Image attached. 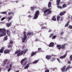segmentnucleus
I'll list each match as a JSON object with an SVG mask.
<instances>
[{"mask_svg":"<svg viewBox=\"0 0 72 72\" xmlns=\"http://www.w3.org/2000/svg\"><path fill=\"white\" fill-rule=\"evenodd\" d=\"M28 50L27 49H25L24 51H21V50H18L15 52V54H17V55L18 56H20V55H22L23 54V53L24 54L26 53Z\"/></svg>","mask_w":72,"mask_h":72,"instance_id":"nucleus-1","label":"nucleus"},{"mask_svg":"<svg viewBox=\"0 0 72 72\" xmlns=\"http://www.w3.org/2000/svg\"><path fill=\"white\" fill-rule=\"evenodd\" d=\"M0 37H3L6 35V30L5 29H0Z\"/></svg>","mask_w":72,"mask_h":72,"instance_id":"nucleus-2","label":"nucleus"},{"mask_svg":"<svg viewBox=\"0 0 72 72\" xmlns=\"http://www.w3.org/2000/svg\"><path fill=\"white\" fill-rule=\"evenodd\" d=\"M50 10V9L49 8L48 9L46 10H44L43 11V13H44V15H46V14H50V13H51V11Z\"/></svg>","mask_w":72,"mask_h":72,"instance_id":"nucleus-3","label":"nucleus"},{"mask_svg":"<svg viewBox=\"0 0 72 72\" xmlns=\"http://www.w3.org/2000/svg\"><path fill=\"white\" fill-rule=\"evenodd\" d=\"M66 66H64L62 68H61V69L62 71V72H63V71L66 72L67 71L68 69V68H72L71 67H70V65L68 66V67H67L66 69Z\"/></svg>","mask_w":72,"mask_h":72,"instance_id":"nucleus-4","label":"nucleus"},{"mask_svg":"<svg viewBox=\"0 0 72 72\" xmlns=\"http://www.w3.org/2000/svg\"><path fill=\"white\" fill-rule=\"evenodd\" d=\"M66 44L62 45V46L59 45H57V47L59 50H60V49H64L65 48V46H66Z\"/></svg>","mask_w":72,"mask_h":72,"instance_id":"nucleus-5","label":"nucleus"},{"mask_svg":"<svg viewBox=\"0 0 72 72\" xmlns=\"http://www.w3.org/2000/svg\"><path fill=\"white\" fill-rule=\"evenodd\" d=\"M24 33V38L22 39V42H24L25 40L27 39V35H26V32H24L23 33Z\"/></svg>","mask_w":72,"mask_h":72,"instance_id":"nucleus-6","label":"nucleus"},{"mask_svg":"<svg viewBox=\"0 0 72 72\" xmlns=\"http://www.w3.org/2000/svg\"><path fill=\"white\" fill-rule=\"evenodd\" d=\"M39 11H37L36 12L35 14V16L34 17V19H37L38 16H39Z\"/></svg>","mask_w":72,"mask_h":72,"instance_id":"nucleus-7","label":"nucleus"},{"mask_svg":"<svg viewBox=\"0 0 72 72\" xmlns=\"http://www.w3.org/2000/svg\"><path fill=\"white\" fill-rule=\"evenodd\" d=\"M54 43L53 42H51L49 44L48 46L49 47H53V46H54Z\"/></svg>","mask_w":72,"mask_h":72,"instance_id":"nucleus-8","label":"nucleus"},{"mask_svg":"<svg viewBox=\"0 0 72 72\" xmlns=\"http://www.w3.org/2000/svg\"><path fill=\"white\" fill-rule=\"evenodd\" d=\"M30 66V64L28 63L24 67V69H27Z\"/></svg>","mask_w":72,"mask_h":72,"instance_id":"nucleus-9","label":"nucleus"},{"mask_svg":"<svg viewBox=\"0 0 72 72\" xmlns=\"http://www.w3.org/2000/svg\"><path fill=\"white\" fill-rule=\"evenodd\" d=\"M66 13V11H64L63 12H61L60 13V15L62 16V15H64L65 14V13Z\"/></svg>","mask_w":72,"mask_h":72,"instance_id":"nucleus-10","label":"nucleus"},{"mask_svg":"<svg viewBox=\"0 0 72 72\" xmlns=\"http://www.w3.org/2000/svg\"><path fill=\"white\" fill-rule=\"evenodd\" d=\"M46 58L48 60H49V59H50L51 58V56L48 55H47L46 57Z\"/></svg>","mask_w":72,"mask_h":72,"instance_id":"nucleus-11","label":"nucleus"},{"mask_svg":"<svg viewBox=\"0 0 72 72\" xmlns=\"http://www.w3.org/2000/svg\"><path fill=\"white\" fill-rule=\"evenodd\" d=\"M10 51L8 50H5L4 51V53L5 54H7V53H9Z\"/></svg>","mask_w":72,"mask_h":72,"instance_id":"nucleus-12","label":"nucleus"},{"mask_svg":"<svg viewBox=\"0 0 72 72\" xmlns=\"http://www.w3.org/2000/svg\"><path fill=\"white\" fill-rule=\"evenodd\" d=\"M60 2V0H57V5H59V3Z\"/></svg>","mask_w":72,"mask_h":72,"instance_id":"nucleus-13","label":"nucleus"},{"mask_svg":"<svg viewBox=\"0 0 72 72\" xmlns=\"http://www.w3.org/2000/svg\"><path fill=\"white\" fill-rule=\"evenodd\" d=\"M4 47H2L1 49L0 50V53H2L4 51Z\"/></svg>","mask_w":72,"mask_h":72,"instance_id":"nucleus-14","label":"nucleus"},{"mask_svg":"<svg viewBox=\"0 0 72 72\" xmlns=\"http://www.w3.org/2000/svg\"><path fill=\"white\" fill-rule=\"evenodd\" d=\"M33 33H31V32H29L27 33V35H33Z\"/></svg>","mask_w":72,"mask_h":72,"instance_id":"nucleus-15","label":"nucleus"},{"mask_svg":"<svg viewBox=\"0 0 72 72\" xmlns=\"http://www.w3.org/2000/svg\"><path fill=\"white\" fill-rule=\"evenodd\" d=\"M66 56H67V55H63V56L60 57V59H63L64 58H65Z\"/></svg>","mask_w":72,"mask_h":72,"instance_id":"nucleus-16","label":"nucleus"},{"mask_svg":"<svg viewBox=\"0 0 72 72\" xmlns=\"http://www.w3.org/2000/svg\"><path fill=\"white\" fill-rule=\"evenodd\" d=\"M26 59L27 58H24L22 59L21 62V64H22V63H23V62H24V60H26Z\"/></svg>","mask_w":72,"mask_h":72,"instance_id":"nucleus-17","label":"nucleus"},{"mask_svg":"<svg viewBox=\"0 0 72 72\" xmlns=\"http://www.w3.org/2000/svg\"><path fill=\"white\" fill-rule=\"evenodd\" d=\"M36 54V52H32V56H33V55H35Z\"/></svg>","mask_w":72,"mask_h":72,"instance_id":"nucleus-18","label":"nucleus"},{"mask_svg":"<svg viewBox=\"0 0 72 72\" xmlns=\"http://www.w3.org/2000/svg\"><path fill=\"white\" fill-rule=\"evenodd\" d=\"M7 12H0V13L1 14H6Z\"/></svg>","mask_w":72,"mask_h":72,"instance_id":"nucleus-19","label":"nucleus"},{"mask_svg":"<svg viewBox=\"0 0 72 72\" xmlns=\"http://www.w3.org/2000/svg\"><path fill=\"white\" fill-rule=\"evenodd\" d=\"M6 25L7 27H9L11 25V23H7Z\"/></svg>","mask_w":72,"mask_h":72,"instance_id":"nucleus-20","label":"nucleus"},{"mask_svg":"<svg viewBox=\"0 0 72 72\" xmlns=\"http://www.w3.org/2000/svg\"><path fill=\"white\" fill-rule=\"evenodd\" d=\"M51 3L50 2L48 4V8H50V7H51Z\"/></svg>","mask_w":72,"mask_h":72,"instance_id":"nucleus-21","label":"nucleus"},{"mask_svg":"<svg viewBox=\"0 0 72 72\" xmlns=\"http://www.w3.org/2000/svg\"><path fill=\"white\" fill-rule=\"evenodd\" d=\"M9 33H10V32H9V30H6V33L8 34L9 36H10V34H9Z\"/></svg>","mask_w":72,"mask_h":72,"instance_id":"nucleus-22","label":"nucleus"},{"mask_svg":"<svg viewBox=\"0 0 72 72\" xmlns=\"http://www.w3.org/2000/svg\"><path fill=\"white\" fill-rule=\"evenodd\" d=\"M60 16H58L57 17V21H59V19H60Z\"/></svg>","mask_w":72,"mask_h":72,"instance_id":"nucleus-23","label":"nucleus"},{"mask_svg":"<svg viewBox=\"0 0 72 72\" xmlns=\"http://www.w3.org/2000/svg\"><path fill=\"white\" fill-rule=\"evenodd\" d=\"M67 7V4H64L62 5V8H66Z\"/></svg>","mask_w":72,"mask_h":72,"instance_id":"nucleus-24","label":"nucleus"},{"mask_svg":"<svg viewBox=\"0 0 72 72\" xmlns=\"http://www.w3.org/2000/svg\"><path fill=\"white\" fill-rule=\"evenodd\" d=\"M52 20L53 21H56V18L55 17V16H53V18L52 19Z\"/></svg>","mask_w":72,"mask_h":72,"instance_id":"nucleus-25","label":"nucleus"},{"mask_svg":"<svg viewBox=\"0 0 72 72\" xmlns=\"http://www.w3.org/2000/svg\"><path fill=\"white\" fill-rule=\"evenodd\" d=\"M14 14V13L12 12H9L8 13V15H10V14Z\"/></svg>","mask_w":72,"mask_h":72,"instance_id":"nucleus-26","label":"nucleus"},{"mask_svg":"<svg viewBox=\"0 0 72 72\" xmlns=\"http://www.w3.org/2000/svg\"><path fill=\"white\" fill-rule=\"evenodd\" d=\"M38 62V60H36L34 61L33 62V63L34 64H35V63H37Z\"/></svg>","mask_w":72,"mask_h":72,"instance_id":"nucleus-27","label":"nucleus"},{"mask_svg":"<svg viewBox=\"0 0 72 72\" xmlns=\"http://www.w3.org/2000/svg\"><path fill=\"white\" fill-rule=\"evenodd\" d=\"M69 24V21H68V22H67V24H66L65 26V27H66L67 26H68V24Z\"/></svg>","mask_w":72,"mask_h":72,"instance_id":"nucleus-28","label":"nucleus"},{"mask_svg":"<svg viewBox=\"0 0 72 72\" xmlns=\"http://www.w3.org/2000/svg\"><path fill=\"white\" fill-rule=\"evenodd\" d=\"M7 60H8L7 59L5 60H4L3 63H4V64H6V62H7Z\"/></svg>","mask_w":72,"mask_h":72,"instance_id":"nucleus-29","label":"nucleus"},{"mask_svg":"<svg viewBox=\"0 0 72 72\" xmlns=\"http://www.w3.org/2000/svg\"><path fill=\"white\" fill-rule=\"evenodd\" d=\"M7 60H8L7 59L5 60H4L3 63H4V64H6V62H7Z\"/></svg>","mask_w":72,"mask_h":72,"instance_id":"nucleus-30","label":"nucleus"},{"mask_svg":"<svg viewBox=\"0 0 72 72\" xmlns=\"http://www.w3.org/2000/svg\"><path fill=\"white\" fill-rule=\"evenodd\" d=\"M12 18V16H10L8 17V21H9Z\"/></svg>","mask_w":72,"mask_h":72,"instance_id":"nucleus-31","label":"nucleus"},{"mask_svg":"<svg viewBox=\"0 0 72 72\" xmlns=\"http://www.w3.org/2000/svg\"><path fill=\"white\" fill-rule=\"evenodd\" d=\"M54 36V34H51L49 37L50 38H51L52 36Z\"/></svg>","mask_w":72,"mask_h":72,"instance_id":"nucleus-32","label":"nucleus"},{"mask_svg":"<svg viewBox=\"0 0 72 72\" xmlns=\"http://www.w3.org/2000/svg\"><path fill=\"white\" fill-rule=\"evenodd\" d=\"M55 38H56V35H55L52 38V39H55Z\"/></svg>","mask_w":72,"mask_h":72,"instance_id":"nucleus-33","label":"nucleus"},{"mask_svg":"<svg viewBox=\"0 0 72 72\" xmlns=\"http://www.w3.org/2000/svg\"><path fill=\"white\" fill-rule=\"evenodd\" d=\"M70 61H72V55H71L70 57Z\"/></svg>","mask_w":72,"mask_h":72,"instance_id":"nucleus-34","label":"nucleus"},{"mask_svg":"<svg viewBox=\"0 0 72 72\" xmlns=\"http://www.w3.org/2000/svg\"><path fill=\"white\" fill-rule=\"evenodd\" d=\"M57 7L58 8H59V9H62V7L60 6H57Z\"/></svg>","mask_w":72,"mask_h":72,"instance_id":"nucleus-35","label":"nucleus"},{"mask_svg":"<svg viewBox=\"0 0 72 72\" xmlns=\"http://www.w3.org/2000/svg\"><path fill=\"white\" fill-rule=\"evenodd\" d=\"M55 60V58H51V61L53 62V61H54V60Z\"/></svg>","mask_w":72,"mask_h":72,"instance_id":"nucleus-36","label":"nucleus"},{"mask_svg":"<svg viewBox=\"0 0 72 72\" xmlns=\"http://www.w3.org/2000/svg\"><path fill=\"white\" fill-rule=\"evenodd\" d=\"M5 17H3L1 19V21H3V20H4L5 19Z\"/></svg>","mask_w":72,"mask_h":72,"instance_id":"nucleus-37","label":"nucleus"},{"mask_svg":"<svg viewBox=\"0 0 72 72\" xmlns=\"http://www.w3.org/2000/svg\"><path fill=\"white\" fill-rule=\"evenodd\" d=\"M30 8L32 10H33V9H34V7H30Z\"/></svg>","mask_w":72,"mask_h":72,"instance_id":"nucleus-38","label":"nucleus"},{"mask_svg":"<svg viewBox=\"0 0 72 72\" xmlns=\"http://www.w3.org/2000/svg\"><path fill=\"white\" fill-rule=\"evenodd\" d=\"M63 20V17H61L60 19V21H62Z\"/></svg>","mask_w":72,"mask_h":72,"instance_id":"nucleus-39","label":"nucleus"},{"mask_svg":"<svg viewBox=\"0 0 72 72\" xmlns=\"http://www.w3.org/2000/svg\"><path fill=\"white\" fill-rule=\"evenodd\" d=\"M4 40H8V37H7V36H6L4 38Z\"/></svg>","mask_w":72,"mask_h":72,"instance_id":"nucleus-40","label":"nucleus"},{"mask_svg":"<svg viewBox=\"0 0 72 72\" xmlns=\"http://www.w3.org/2000/svg\"><path fill=\"white\" fill-rule=\"evenodd\" d=\"M46 28V27L45 26L42 27L41 28V29H45Z\"/></svg>","mask_w":72,"mask_h":72,"instance_id":"nucleus-41","label":"nucleus"},{"mask_svg":"<svg viewBox=\"0 0 72 72\" xmlns=\"http://www.w3.org/2000/svg\"><path fill=\"white\" fill-rule=\"evenodd\" d=\"M69 28L70 29H72V26L70 25L69 26Z\"/></svg>","mask_w":72,"mask_h":72,"instance_id":"nucleus-42","label":"nucleus"},{"mask_svg":"<svg viewBox=\"0 0 72 72\" xmlns=\"http://www.w3.org/2000/svg\"><path fill=\"white\" fill-rule=\"evenodd\" d=\"M10 70H11V68H9L8 70V72H9Z\"/></svg>","mask_w":72,"mask_h":72,"instance_id":"nucleus-43","label":"nucleus"},{"mask_svg":"<svg viewBox=\"0 0 72 72\" xmlns=\"http://www.w3.org/2000/svg\"><path fill=\"white\" fill-rule=\"evenodd\" d=\"M9 66L10 68H12V64H10Z\"/></svg>","mask_w":72,"mask_h":72,"instance_id":"nucleus-44","label":"nucleus"},{"mask_svg":"<svg viewBox=\"0 0 72 72\" xmlns=\"http://www.w3.org/2000/svg\"><path fill=\"white\" fill-rule=\"evenodd\" d=\"M8 48H11V47H12V45H9L8 46Z\"/></svg>","mask_w":72,"mask_h":72,"instance_id":"nucleus-45","label":"nucleus"},{"mask_svg":"<svg viewBox=\"0 0 72 72\" xmlns=\"http://www.w3.org/2000/svg\"><path fill=\"white\" fill-rule=\"evenodd\" d=\"M41 48H38V51H40V50H41Z\"/></svg>","mask_w":72,"mask_h":72,"instance_id":"nucleus-46","label":"nucleus"},{"mask_svg":"<svg viewBox=\"0 0 72 72\" xmlns=\"http://www.w3.org/2000/svg\"><path fill=\"white\" fill-rule=\"evenodd\" d=\"M49 70H47L46 71H45V72H49Z\"/></svg>","mask_w":72,"mask_h":72,"instance_id":"nucleus-47","label":"nucleus"},{"mask_svg":"<svg viewBox=\"0 0 72 72\" xmlns=\"http://www.w3.org/2000/svg\"><path fill=\"white\" fill-rule=\"evenodd\" d=\"M10 44H13V42L12 41H10Z\"/></svg>","mask_w":72,"mask_h":72,"instance_id":"nucleus-48","label":"nucleus"},{"mask_svg":"<svg viewBox=\"0 0 72 72\" xmlns=\"http://www.w3.org/2000/svg\"><path fill=\"white\" fill-rule=\"evenodd\" d=\"M64 33L63 32H61L60 33L61 35H62Z\"/></svg>","mask_w":72,"mask_h":72,"instance_id":"nucleus-49","label":"nucleus"},{"mask_svg":"<svg viewBox=\"0 0 72 72\" xmlns=\"http://www.w3.org/2000/svg\"><path fill=\"white\" fill-rule=\"evenodd\" d=\"M45 17L46 19H48V17H47L46 16Z\"/></svg>","mask_w":72,"mask_h":72,"instance_id":"nucleus-50","label":"nucleus"},{"mask_svg":"<svg viewBox=\"0 0 72 72\" xmlns=\"http://www.w3.org/2000/svg\"><path fill=\"white\" fill-rule=\"evenodd\" d=\"M28 17L29 18H31V16L30 15L28 16Z\"/></svg>","mask_w":72,"mask_h":72,"instance_id":"nucleus-51","label":"nucleus"},{"mask_svg":"<svg viewBox=\"0 0 72 72\" xmlns=\"http://www.w3.org/2000/svg\"><path fill=\"white\" fill-rule=\"evenodd\" d=\"M57 60H58V62H59V63H60V61H59V59H58V58H57Z\"/></svg>","mask_w":72,"mask_h":72,"instance_id":"nucleus-52","label":"nucleus"},{"mask_svg":"<svg viewBox=\"0 0 72 72\" xmlns=\"http://www.w3.org/2000/svg\"><path fill=\"white\" fill-rule=\"evenodd\" d=\"M68 64H71V62L70 61H68Z\"/></svg>","mask_w":72,"mask_h":72,"instance_id":"nucleus-53","label":"nucleus"},{"mask_svg":"<svg viewBox=\"0 0 72 72\" xmlns=\"http://www.w3.org/2000/svg\"><path fill=\"white\" fill-rule=\"evenodd\" d=\"M51 30H50L49 31V32H51Z\"/></svg>","mask_w":72,"mask_h":72,"instance_id":"nucleus-54","label":"nucleus"},{"mask_svg":"<svg viewBox=\"0 0 72 72\" xmlns=\"http://www.w3.org/2000/svg\"><path fill=\"white\" fill-rule=\"evenodd\" d=\"M44 24H41V25H44Z\"/></svg>","mask_w":72,"mask_h":72,"instance_id":"nucleus-55","label":"nucleus"},{"mask_svg":"<svg viewBox=\"0 0 72 72\" xmlns=\"http://www.w3.org/2000/svg\"><path fill=\"white\" fill-rule=\"evenodd\" d=\"M1 68H0V72H1Z\"/></svg>","mask_w":72,"mask_h":72,"instance_id":"nucleus-56","label":"nucleus"},{"mask_svg":"<svg viewBox=\"0 0 72 72\" xmlns=\"http://www.w3.org/2000/svg\"><path fill=\"white\" fill-rule=\"evenodd\" d=\"M27 64V63L26 62H25V64Z\"/></svg>","mask_w":72,"mask_h":72,"instance_id":"nucleus-57","label":"nucleus"},{"mask_svg":"<svg viewBox=\"0 0 72 72\" xmlns=\"http://www.w3.org/2000/svg\"><path fill=\"white\" fill-rule=\"evenodd\" d=\"M18 1H16V3H18Z\"/></svg>","mask_w":72,"mask_h":72,"instance_id":"nucleus-58","label":"nucleus"},{"mask_svg":"<svg viewBox=\"0 0 72 72\" xmlns=\"http://www.w3.org/2000/svg\"><path fill=\"white\" fill-rule=\"evenodd\" d=\"M41 51H39L38 52H39V53H40V52H41Z\"/></svg>","mask_w":72,"mask_h":72,"instance_id":"nucleus-59","label":"nucleus"},{"mask_svg":"<svg viewBox=\"0 0 72 72\" xmlns=\"http://www.w3.org/2000/svg\"><path fill=\"white\" fill-rule=\"evenodd\" d=\"M1 16H0V18H1Z\"/></svg>","mask_w":72,"mask_h":72,"instance_id":"nucleus-60","label":"nucleus"},{"mask_svg":"<svg viewBox=\"0 0 72 72\" xmlns=\"http://www.w3.org/2000/svg\"><path fill=\"white\" fill-rule=\"evenodd\" d=\"M45 24H46V23H45Z\"/></svg>","mask_w":72,"mask_h":72,"instance_id":"nucleus-61","label":"nucleus"},{"mask_svg":"<svg viewBox=\"0 0 72 72\" xmlns=\"http://www.w3.org/2000/svg\"><path fill=\"white\" fill-rule=\"evenodd\" d=\"M1 55V54L0 53V56Z\"/></svg>","mask_w":72,"mask_h":72,"instance_id":"nucleus-62","label":"nucleus"},{"mask_svg":"<svg viewBox=\"0 0 72 72\" xmlns=\"http://www.w3.org/2000/svg\"><path fill=\"white\" fill-rule=\"evenodd\" d=\"M24 6V5H23V6Z\"/></svg>","mask_w":72,"mask_h":72,"instance_id":"nucleus-63","label":"nucleus"}]
</instances>
